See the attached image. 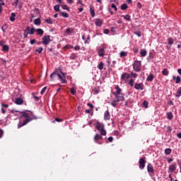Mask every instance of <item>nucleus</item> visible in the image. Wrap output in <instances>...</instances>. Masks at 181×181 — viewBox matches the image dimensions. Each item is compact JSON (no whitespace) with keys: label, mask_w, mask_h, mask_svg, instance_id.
<instances>
[{"label":"nucleus","mask_w":181,"mask_h":181,"mask_svg":"<svg viewBox=\"0 0 181 181\" xmlns=\"http://www.w3.org/2000/svg\"><path fill=\"white\" fill-rule=\"evenodd\" d=\"M33 97H34L35 101H39V97L35 96V95H34Z\"/></svg>","instance_id":"obj_62"},{"label":"nucleus","mask_w":181,"mask_h":181,"mask_svg":"<svg viewBox=\"0 0 181 181\" xmlns=\"http://www.w3.org/2000/svg\"><path fill=\"white\" fill-rule=\"evenodd\" d=\"M120 8L122 11H125L126 9L128 8V6L127 5V4H122L121 6H120Z\"/></svg>","instance_id":"obj_28"},{"label":"nucleus","mask_w":181,"mask_h":181,"mask_svg":"<svg viewBox=\"0 0 181 181\" xmlns=\"http://www.w3.org/2000/svg\"><path fill=\"white\" fill-rule=\"evenodd\" d=\"M51 80L54 81V80H57V72H53L51 76Z\"/></svg>","instance_id":"obj_15"},{"label":"nucleus","mask_w":181,"mask_h":181,"mask_svg":"<svg viewBox=\"0 0 181 181\" xmlns=\"http://www.w3.org/2000/svg\"><path fill=\"white\" fill-rule=\"evenodd\" d=\"M137 76L138 75L136 74H134L133 72L131 74V77H133L134 78H136Z\"/></svg>","instance_id":"obj_50"},{"label":"nucleus","mask_w":181,"mask_h":181,"mask_svg":"<svg viewBox=\"0 0 181 181\" xmlns=\"http://www.w3.org/2000/svg\"><path fill=\"white\" fill-rule=\"evenodd\" d=\"M146 158H141L139 159V169H144L145 168V163H146V160H145Z\"/></svg>","instance_id":"obj_8"},{"label":"nucleus","mask_w":181,"mask_h":181,"mask_svg":"<svg viewBox=\"0 0 181 181\" xmlns=\"http://www.w3.org/2000/svg\"><path fill=\"white\" fill-rule=\"evenodd\" d=\"M111 116L110 115V111L106 110L104 113V119L107 121V119L110 120Z\"/></svg>","instance_id":"obj_13"},{"label":"nucleus","mask_w":181,"mask_h":181,"mask_svg":"<svg viewBox=\"0 0 181 181\" xmlns=\"http://www.w3.org/2000/svg\"><path fill=\"white\" fill-rule=\"evenodd\" d=\"M35 30L37 32V35H43L44 33L43 30H42L41 28H38Z\"/></svg>","instance_id":"obj_31"},{"label":"nucleus","mask_w":181,"mask_h":181,"mask_svg":"<svg viewBox=\"0 0 181 181\" xmlns=\"http://www.w3.org/2000/svg\"><path fill=\"white\" fill-rule=\"evenodd\" d=\"M30 43V45H35V43H36V40H31Z\"/></svg>","instance_id":"obj_57"},{"label":"nucleus","mask_w":181,"mask_h":181,"mask_svg":"<svg viewBox=\"0 0 181 181\" xmlns=\"http://www.w3.org/2000/svg\"><path fill=\"white\" fill-rule=\"evenodd\" d=\"M108 141L109 142H112L114 141V138H112V136H110L108 138Z\"/></svg>","instance_id":"obj_59"},{"label":"nucleus","mask_w":181,"mask_h":181,"mask_svg":"<svg viewBox=\"0 0 181 181\" xmlns=\"http://www.w3.org/2000/svg\"><path fill=\"white\" fill-rule=\"evenodd\" d=\"M90 11L92 18H94V16H95V13L94 12V9H93V7L90 8Z\"/></svg>","instance_id":"obj_32"},{"label":"nucleus","mask_w":181,"mask_h":181,"mask_svg":"<svg viewBox=\"0 0 181 181\" xmlns=\"http://www.w3.org/2000/svg\"><path fill=\"white\" fill-rule=\"evenodd\" d=\"M100 57H103V56H104V48H101L98 50V52Z\"/></svg>","instance_id":"obj_19"},{"label":"nucleus","mask_w":181,"mask_h":181,"mask_svg":"<svg viewBox=\"0 0 181 181\" xmlns=\"http://www.w3.org/2000/svg\"><path fill=\"white\" fill-rule=\"evenodd\" d=\"M168 45H173V39L168 38Z\"/></svg>","instance_id":"obj_46"},{"label":"nucleus","mask_w":181,"mask_h":181,"mask_svg":"<svg viewBox=\"0 0 181 181\" xmlns=\"http://www.w3.org/2000/svg\"><path fill=\"white\" fill-rule=\"evenodd\" d=\"M57 80H60L63 84H66L67 81H66V77L64 76V74L62 73V74L57 73Z\"/></svg>","instance_id":"obj_7"},{"label":"nucleus","mask_w":181,"mask_h":181,"mask_svg":"<svg viewBox=\"0 0 181 181\" xmlns=\"http://www.w3.org/2000/svg\"><path fill=\"white\" fill-rule=\"evenodd\" d=\"M21 118H25L24 121H27L28 123L30 122V121H33V119H37V117L36 116L32 117L31 113H28L26 112H21Z\"/></svg>","instance_id":"obj_2"},{"label":"nucleus","mask_w":181,"mask_h":181,"mask_svg":"<svg viewBox=\"0 0 181 181\" xmlns=\"http://www.w3.org/2000/svg\"><path fill=\"white\" fill-rule=\"evenodd\" d=\"M173 80H175L176 84H179V83L181 81L180 76H173Z\"/></svg>","instance_id":"obj_17"},{"label":"nucleus","mask_w":181,"mask_h":181,"mask_svg":"<svg viewBox=\"0 0 181 181\" xmlns=\"http://www.w3.org/2000/svg\"><path fill=\"white\" fill-rule=\"evenodd\" d=\"M177 138L181 139V133L177 134Z\"/></svg>","instance_id":"obj_64"},{"label":"nucleus","mask_w":181,"mask_h":181,"mask_svg":"<svg viewBox=\"0 0 181 181\" xmlns=\"http://www.w3.org/2000/svg\"><path fill=\"white\" fill-rule=\"evenodd\" d=\"M42 45L47 46L50 43V35H44L42 39Z\"/></svg>","instance_id":"obj_6"},{"label":"nucleus","mask_w":181,"mask_h":181,"mask_svg":"<svg viewBox=\"0 0 181 181\" xmlns=\"http://www.w3.org/2000/svg\"><path fill=\"white\" fill-rule=\"evenodd\" d=\"M127 56V52L122 51L120 52V57H125Z\"/></svg>","instance_id":"obj_42"},{"label":"nucleus","mask_w":181,"mask_h":181,"mask_svg":"<svg viewBox=\"0 0 181 181\" xmlns=\"http://www.w3.org/2000/svg\"><path fill=\"white\" fill-rule=\"evenodd\" d=\"M4 136V130L0 129V139Z\"/></svg>","instance_id":"obj_49"},{"label":"nucleus","mask_w":181,"mask_h":181,"mask_svg":"<svg viewBox=\"0 0 181 181\" xmlns=\"http://www.w3.org/2000/svg\"><path fill=\"white\" fill-rule=\"evenodd\" d=\"M134 35H136L139 37H141V32H135Z\"/></svg>","instance_id":"obj_54"},{"label":"nucleus","mask_w":181,"mask_h":181,"mask_svg":"<svg viewBox=\"0 0 181 181\" xmlns=\"http://www.w3.org/2000/svg\"><path fill=\"white\" fill-rule=\"evenodd\" d=\"M71 94H72L73 95L76 94V89H74V88H71Z\"/></svg>","instance_id":"obj_45"},{"label":"nucleus","mask_w":181,"mask_h":181,"mask_svg":"<svg viewBox=\"0 0 181 181\" xmlns=\"http://www.w3.org/2000/svg\"><path fill=\"white\" fill-rule=\"evenodd\" d=\"M34 23L35 25H40V23H42V21H40V18H37L34 21Z\"/></svg>","instance_id":"obj_29"},{"label":"nucleus","mask_w":181,"mask_h":181,"mask_svg":"<svg viewBox=\"0 0 181 181\" xmlns=\"http://www.w3.org/2000/svg\"><path fill=\"white\" fill-rule=\"evenodd\" d=\"M134 71H141V61H135L133 64Z\"/></svg>","instance_id":"obj_5"},{"label":"nucleus","mask_w":181,"mask_h":181,"mask_svg":"<svg viewBox=\"0 0 181 181\" xmlns=\"http://www.w3.org/2000/svg\"><path fill=\"white\" fill-rule=\"evenodd\" d=\"M0 46H5V41H0Z\"/></svg>","instance_id":"obj_58"},{"label":"nucleus","mask_w":181,"mask_h":181,"mask_svg":"<svg viewBox=\"0 0 181 181\" xmlns=\"http://www.w3.org/2000/svg\"><path fill=\"white\" fill-rule=\"evenodd\" d=\"M14 103L17 104V105H22V104H23V99H22V98H18L15 100Z\"/></svg>","instance_id":"obj_11"},{"label":"nucleus","mask_w":181,"mask_h":181,"mask_svg":"<svg viewBox=\"0 0 181 181\" xmlns=\"http://www.w3.org/2000/svg\"><path fill=\"white\" fill-rule=\"evenodd\" d=\"M143 105L145 108H148V101L144 100L143 103Z\"/></svg>","instance_id":"obj_43"},{"label":"nucleus","mask_w":181,"mask_h":181,"mask_svg":"<svg viewBox=\"0 0 181 181\" xmlns=\"http://www.w3.org/2000/svg\"><path fill=\"white\" fill-rule=\"evenodd\" d=\"M111 8H113V9H115V11H117V6H115V4H112L111 5Z\"/></svg>","instance_id":"obj_52"},{"label":"nucleus","mask_w":181,"mask_h":181,"mask_svg":"<svg viewBox=\"0 0 181 181\" xmlns=\"http://www.w3.org/2000/svg\"><path fill=\"white\" fill-rule=\"evenodd\" d=\"M101 139H103V136L100 134H96L94 136V141L96 144H101V143L99 142V141H101Z\"/></svg>","instance_id":"obj_9"},{"label":"nucleus","mask_w":181,"mask_h":181,"mask_svg":"<svg viewBox=\"0 0 181 181\" xmlns=\"http://www.w3.org/2000/svg\"><path fill=\"white\" fill-rule=\"evenodd\" d=\"M54 9L55 12H59V11H60V6L59 5H55L54 6Z\"/></svg>","instance_id":"obj_33"},{"label":"nucleus","mask_w":181,"mask_h":181,"mask_svg":"<svg viewBox=\"0 0 181 181\" xmlns=\"http://www.w3.org/2000/svg\"><path fill=\"white\" fill-rule=\"evenodd\" d=\"M61 15L63 16V18H69V13H67L61 12Z\"/></svg>","instance_id":"obj_37"},{"label":"nucleus","mask_w":181,"mask_h":181,"mask_svg":"<svg viewBox=\"0 0 181 181\" xmlns=\"http://www.w3.org/2000/svg\"><path fill=\"white\" fill-rule=\"evenodd\" d=\"M45 22H46L47 23H49V25H52V23H53V21L52 20V18H47V19H46V20H45Z\"/></svg>","instance_id":"obj_34"},{"label":"nucleus","mask_w":181,"mask_h":181,"mask_svg":"<svg viewBox=\"0 0 181 181\" xmlns=\"http://www.w3.org/2000/svg\"><path fill=\"white\" fill-rule=\"evenodd\" d=\"M46 90H47V86L44 87V88L42 89V90H41V92H40V94L43 95L44 93H46Z\"/></svg>","instance_id":"obj_41"},{"label":"nucleus","mask_w":181,"mask_h":181,"mask_svg":"<svg viewBox=\"0 0 181 181\" xmlns=\"http://www.w3.org/2000/svg\"><path fill=\"white\" fill-rule=\"evenodd\" d=\"M15 16H16V15L15 14V13H12L11 16L10 17V21L11 22H15Z\"/></svg>","instance_id":"obj_25"},{"label":"nucleus","mask_w":181,"mask_h":181,"mask_svg":"<svg viewBox=\"0 0 181 181\" xmlns=\"http://www.w3.org/2000/svg\"><path fill=\"white\" fill-rule=\"evenodd\" d=\"M134 88L136 90H144V83H135L134 84Z\"/></svg>","instance_id":"obj_10"},{"label":"nucleus","mask_w":181,"mask_h":181,"mask_svg":"<svg viewBox=\"0 0 181 181\" xmlns=\"http://www.w3.org/2000/svg\"><path fill=\"white\" fill-rule=\"evenodd\" d=\"M115 90L116 92L112 93V94L113 95H115L116 99L111 102V105L113 106L115 108H116V107H118V104L120 103V101H124V94L121 93L122 90L121 89V88H119V86L117 85L115 86Z\"/></svg>","instance_id":"obj_1"},{"label":"nucleus","mask_w":181,"mask_h":181,"mask_svg":"<svg viewBox=\"0 0 181 181\" xmlns=\"http://www.w3.org/2000/svg\"><path fill=\"white\" fill-rule=\"evenodd\" d=\"M95 127L99 132H100V135L105 136L107 135V131L104 129V124L100 122H98L95 124Z\"/></svg>","instance_id":"obj_3"},{"label":"nucleus","mask_w":181,"mask_h":181,"mask_svg":"<svg viewBox=\"0 0 181 181\" xmlns=\"http://www.w3.org/2000/svg\"><path fill=\"white\" fill-rule=\"evenodd\" d=\"M167 117H168V119H172L173 118V115L172 114V112H168L167 114Z\"/></svg>","instance_id":"obj_36"},{"label":"nucleus","mask_w":181,"mask_h":181,"mask_svg":"<svg viewBox=\"0 0 181 181\" xmlns=\"http://www.w3.org/2000/svg\"><path fill=\"white\" fill-rule=\"evenodd\" d=\"M36 30V29H35V28H30V31H29V34L30 35H33L34 33H35V31Z\"/></svg>","instance_id":"obj_40"},{"label":"nucleus","mask_w":181,"mask_h":181,"mask_svg":"<svg viewBox=\"0 0 181 181\" xmlns=\"http://www.w3.org/2000/svg\"><path fill=\"white\" fill-rule=\"evenodd\" d=\"M91 111H93V110H86V111H85V112H86V114H91Z\"/></svg>","instance_id":"obj_55"},{"label":"nucleus","mask_w":181,"mask_h":181,"mask_svg":"<svg viewBox=\"0 0 181 181\" xmlns=\"http://www.w3.org/2000/svg\"><path fill=\"white\" fill-rule=\"evenodd\" d=\"M54 121H56L57 122H62V121H63V119H60V118H56L53 122H54Z\"/></svg>","instance_id":"obj_51"},{"label":"nucleus","mask_w":181,"mask_h":181,"mask_svg":"<svg viewBox=\"0 0 181 181\" xmlns=\"http://www.w3.org/2000/svg\"><path fill=\"white\" fill-rule=\"evenodd\" d=\"M146 50L145 49H141V52H140V54L141 56V57H145V56H146Z\"/></svg>","instance_id":"obj_23"},{"label":"nucleus","mask_w":181,"mask_h":181,"mask_svg":"<svg viewBox=\"0 0 181 181\" xmlns=\"http://www.w3.org/2000/svg\"><path fill=\"white\" fill-rule=\"evenodd\" d=\"M35 52H37V53H40V54L42 53V52H43V47H40L38 49L35 50Z\"/></svg>","instance_id":"obj_39"},{"label":"nucleus","mask_w":181,"mask_h":181,"mask_svg":"<svg viewBox=\"0 0 181 181\" xmlns=\"http://www.w3.org/2000/svg\"><path fill=\"white\" fill-rule=\"evenodd\" d=\"M74 49L75 50H80V46H76L75 47H74Z\"/></svg>","instance_id":"obj_60"},{"label":"nucleus","mask_w":181,"mask_h":181,"mask_svg":"<svg viewBox=\"0 0 181 181\" xmlns=\"http://www.w3.org/2000/svg\"><path fill=\"white\" fill-rule=\"evenodd\" d=\"M129 84L131 86V87H134V79H130L129 81Z\"/></svg>","instance_id":"obj_44"},{"label":"nucleus","mask_w":181,"mask_h":181,"mask_svg":"<svg viewBox=\"0 0 181 181\" xmlns=\"http://www.w3.org/2000/svg\"><path fill=\"white\" fill-rule=\"evenodd\" d=\"M95 23L96 26H101V25H103V21H101V19H97Z\"/></svg>","instance_id":"obj_20"},{"label":"nucleus","mask_w":181,"mask_h":181,"mask_svg":"<svg viewBox=\"0 0 181 181\" xmlns=\"http://www.w3.org/2000/svg\"><path fill=\"white\" fill-rule=\"evenodd\" d=\"M88 40H90V36H88L87 39L85 40V43H88Z\"/></svg>","instance_id":"obj_61"},{"label":"nucleus","mask_w":181,"mask_h":181,"mask_svg":"<svg viewBox=\"0 0 181 181\" xmlns=\"http://www.w3.org/2000/svg\"><path fill=\"white\" fill-rule=\"evenodd\" d=\"M98 69H99V70H103V69H104V63H103V62H100L98 66Z\"/></svg>","instance_id":"obj_27"},{"label":"nucleus","mask_w":181,"mask_h":181,"mask_svg":"<svg viewBox=\"0 0 181 181\" xmlns=\"http://www.w3.org/2000/svg\"><path fill=\"white\" fill-rule=\"evenodd\" d=\"M2 108H8L9 105H6L5 103L1 104Z\"/></svg>","instance_id":"obj_47"},{"label":"nucleus","mask_w":181,"mask_h":181,"mask_svg":"<svg viewBox=\"0 0 181 181\" xmlns=\"http://www.w3.org/2000/svg\"><path fill=\"white\" fill-rule=\"evenodd\" d=\"M29 32H30V27L27 26L25 30L24 31V37H28V35H29Z\"/></svg>","instance_id":"obj_16"},{"label":"nucleus","mask_w":181,"mask_h":181,"mask_svg":"<svg viewBox=\"0 0 181 181\" xmlns=\"http://www.w3.org/2000/svg\"><path fill=\"white\" fill-rule=\"evenodd\" d=\"M1 112H2V114H6V110L5 108L2 107Z\"/></svg>","instance_id":"obj_56"},{"label":"nucleus","mask_w":181,"mask_h":181,"mask_svg":"<svg viewBox=\"0 0 181 181\" xmlns=\"http://www.w3.org/2000/svg\"><path fill=\"white\" fill-rule=\"evenodd\" d=\"M165 153L166 155H170L172 153V149H170V148L165 149Z\"/></svg>","instance_id":"obj_30"},{"label":"nucleus","mask_w":181,"mask_h":181,"mask_svg":"<svg viewBox=\"0 0 181 181\" xmlns=\"http://www.w3.org/2000/svg\"><path fill=\"white\" fill-rule=\"evenodd\" d=\"M2 50L4 52H9V46H8L7 45H4Z\"/></svg>","instance_id":"obj_24"},{"label":"nucleus","mask_w":181,"mask_h":181,"mask_svg":"<svg viewBox=\"0 0 181 181\" xmlns=\"http://www.w3.org/2000/svg\"><path fill=\"white\" fill-rule=\"evenodd\" d=\"M162 74H163V76H168V74H169V71L168 70V69H164L162 71Z\"/></svg>","instance_id":"obj_22"},{"label":"nucleus","mask_w":181,"mask_h":181,"mask_svg":"<svg viewBox=\"0 0 181 181\" xmlns=\"http://www.w3.org/2000/svg\"><path fill=\"white\" fill-rule=\"evenodd\" d=\"M104 33H105V35H108V33H110V30H108V29H105V30H104Z\"/></svg>","instance_id":"obj_53"},{"label":"nucleus","mask_w":181,"mask_h":181,"mask_svg":"<svg viewBox=\"0 0 181 181\" xmlns=\"http://www.w3.org/2000/svg\"><path fill=\"white\" fill-rule=\"evenodd\" d=\"M88 107H90V110H94V105H93L91 103L87 104Z\"/></svg>","instance_id":"obj_48"},{"label":"nucleus","mask_w":181,"mask_h":181,"mask_svg":"<svg viewBox=\"0 0 181 181\" xmlns=\"http://www.w3.org/2000/svg\"><path fill=\"white\" fill-rule=\"evenodd\" d=\"M68 4H73V0H66Z\"/></svg>","instance_id":"obj_63"},{"label":"nucleus","mask_w":181,"mask_h":181,"mask_svg":"<svg viewBox=\"0 0 181 181\" xmlns=\"http://www.w3.org/2000/svg\"><path fill=\"white\" fill-rule=\"evenodd\" d=\"M62 9H64L65 11H69V6L62 3L61 4Z\"/></svg>","instance_id":"obj_26"},{"label":"nucleus","mask_w":181,"mask_h":181,"mask_svg":"<svg viewBox=\"0 0 181 181\" xmlns=\"http://www.w3.org/2000/svg\"><path fill=\"white\" fill-rule=\"evenodd\" d=\"M147 172H148V173H153V165H152V164L148 163L147 165Z\"/></svg>","instance_id":"obj_12"},{"label":"nucleus","mask_w":181,"mask_h":181,"mask_svg":"<svg viewBox=\"0 0 181 181\" xmlns=\"http://www.w3.org/2000/svg\"><path fill=\"white\" fill-rule=\"evenodd\" d=\"M175 95H176V97H178V98L180 97V95H181V88H178V90L177 91V94Z\"/></svg>","instance_id":"obj_35"},{"label":"nucleus","mask_w":181,"mask_h":181,"mask_svg":"<svg viewBox=\"0 0 181 181\" xmlns=\"http://www.w3.org/2000/svg\"><path fill=\"white\" fill-rule=\"evenodd\" d=\"M128 78H131V75H129L128 73L124 72L121 76V80L123 81V83H128Z\"/></svg>","instance_id":"obj_4"},{"label":"nucleus","mask_w":181,"mask_h":181,"mask_svg":"<svg viewBox=\"0 0 181 181\" xmlns=\"http://www.w3.org/2000/svg\"><path fill=\"white\" fill-rule=\"evenodd\" d=\"M26 124H28V121H25V120H23V123L22 122H19L18 124V128H22V127H24V125H26Z\"/></svg>","instance_id":"obj_18"},{"label":"nucleus","mask_w":181,"mask_h":181,"mask_svg":"<svg viewBox=\"0 0 181 181\" xmlns=\"http://www.w3.org/2000/svg\"><path fill=\"white\" fill-rule=\"evenodd\" d=\"M153 74H151L148 77H147V81H153L154 78Z\"/></svg>","instance_id":"obj_21"},{"label":"nucleus","mask_w":181,"mask_h":181,"mask_svg":"<svg viewBox=\"0 0 181 181\" xmlns=\"http://www.w3.org/2000/svg\"><path fill=\"white\" fill-rule=\"evenodd\" d=\"M169 170H170V172H175V170H176V163H173L169 166Z\"/></svg>","instance_id":"obj_14"},{"label":"nucleus","mask_w":181,"mask_h":181,"mask_svg":"<svg viewBox=\"0 0 181 181\" xmlns=\"http://www.w3.org/2000/svg\"><path fill=\"white\" fill-rule=\"evenodd\" d=\"M123 18H124L126 21H131V16H129V15L123 16Z\"/></svg>","instance_id":"obj_38"}]
</instances>
